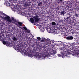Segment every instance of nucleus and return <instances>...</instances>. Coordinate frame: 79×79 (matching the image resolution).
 I'll return each instance as SVG.
<instances>
[{
    "label": "nucleus",
    "instance_id": "6ab92c4d",
    "mask_svg": "<svg viewBox=\"0 0 79 79\" xmlns=\"http://www.w3.org/2000/svg\"><path fill=\"white\" fill-rule=\"evenodd\" d=\"M44 41H45V39H42L41 40V42H44Z\"/></svg>",
    "mask_w": 79,
    "mask_h": 79
},
{
    "label": "nucleus",
    "instance_id": "393cba45",
    "mask_svg": "<svg viewBox=\"0 0 79 79\" xmlns=\"http://www.w3.org/2000/svg\"><path fill=\"white\" fill-rule=\"evenodd\" d=\"M37 39H38V40H40L41 38L40 37H38L37 38Z\"/></svg>",
    "mask_w": 79,
    "mask_h": 79
},
{
    "label": "nucleus",
    "instance_id": "aec40b11",
    "mask_svg": "<svg viewBox=\"0 0 79 79\" xmlns=\"http://www.w3.org/2000/svg\"><path fill=\"white\" fill-rule=\"evenodd\" d=\"M23 28V29H25V30H26V31H28V30H27V28H26V27H24Z\"/></svg>",
    "mask_w": 79,
    "mask_h": 79
},
{
    "label": "nucleus",
    "instance_id": "c85d7f7f",
    "mask_svg": "<svg viewBox=\"0 0 79 79\" xmlns=\"http://www.w3.org/2000/svg\"><path fill=\"white\" fill-rule=\"evenodd\" d=\"M60 0V2H62V1H63V0Z\"/></svg>",
    "mask_w": 79,
    "mask_h": 79
},
{
    "label": "nucleus",
    "instance_id": "7c9ffc66",
    "mask_svg": "<svg viewBox=\"0 0 79 79\" xmlns=\"http://www.w3.org/2000/svg\"><path fill=\"white\" fill-rule=\"evenodd\" d=\"M67 53H68V52H67Z\"/></svg>",
    "mask_w": 79,
    "mask_h": 79
},
{
    "label": "nucleus",
    "instance_id": "0eeeda50",
    "mask_svg": "<svg viewBox=\"0 0 79 79\" xmlns=\"http://www.w3.org/2000/svg\"><path fill=\"white\" fill-rule=\"evenodd\" d=\"M18 24H17V25L19 26H22L23 24V23L22 22H18Z\"/></svg>",
    "mask_w": 79,
    "mask_h": 79
},
{
    "label": "nucleus",
    "instance_id": "9b49d317",
    "mask_svg": "<svg viewBox=\"0 0 79 79\" xmlns=\"http://www.w3.org/2000/svg\"><path fill=\"white\" fill-rule=\"evenodd\" d=\"M67 49H68L67 48H66V47L64 48H63V51H64V52H66V51H67Z\"/></svg>",
    "mask_w": 79,
    "mask_h": 79
},
{
    "label": "nucleus",
    "instance_id": "f03ea898",
    "mask_svg": "<svg viewBox=\"0 0 79 79\" xmlns=\"http://www.w3.org/2000/svg\"><path fill=\"white\" fill-rule=\"evenodd\" d=\"M9 41H10L9 40H8L6 41V46H9V47H12V46H13V44L10 43Z\"/></svg>",
    "mask_w": 79,
    "mask_h": 79
},
{
    "label": "nucleus",
    "instance_id": "ddd939ff",
    "mask_svg": "<svg viewBox=\"0 0 79 79\" xmlns=\"http://www.w3.org/2000/svg\"><path fill=\"white\" fill-rule=\"evenodd\" d=\"M69 18H70L69 17H67L66 18V19L64 18V19H65V20H66V21H68V20H69Z\"/></svg>",
    "mask_w": 79,
    "mask_h": 79
},
{
    "label": "nucleus",
    "instance_id": "f3484780",
    "mask_svg": "<svg viewBox=\"0 0 79 79\" xmlns=\"http://www.w3.org/2000/svg\"><path fill=\"white\" fill-rule=\"evenodd\" d=\"M2 43L4 45H5V44L6 45V42L5 41H3L2 42Z\"/></svg>",
    "mask_w": 79,
    "mask_h": 79
},
{
    "label": "nucleus",
    "instance_id": "412c9836",
    "mask_svg": "<svg viewBox=\"0 0 79 79\" xmlns=\"http://www.w3.org/2000/svg\"><path fill=\"white\" fill-rule=\"evenodd\" d=\"M42 2H40L39 4V6H41V5H42Z\"/></svg>",
    "mask_w": 79,
    "mask_h": 79
},
{
    "label": "nucleus",
    "instance_id": "20e7f679",
    "mask_svg": "<svg viewBox=\"0 0 79 79\" xmlns=\"http://www.w3.org/2000/svg\"><path fill=\"white\" fill-rule=\"evenodd\" d=\"M24 54L26 55L27 56H30V53L29 52V51L27 50L25 51V52H24Z\"/></svg>",
    "mask_w": 79,
    "mask_h": 79
},
{
    "label": "nucleus",
    "instance_id": "6e6552de",
    "mask_svg": "<svg viewBox=\"0 0 79 79\" xmlns=\"http://www.w3.org/2000/svg\"><path fill=\"white\" fill-rule=\"evenodd\" d=\"M50 41H45V44H46V45H49V44H50Z\"/></svg>",
    "mask_w": 79,
    "mask_h": 79
},
{
    "label": "nucleus",
    "instance_id": "39448f33",
    "mask_svg": "<svg viewBox=\"0 0 79 79\" xmlns=\"http://www.w3.org/2000/svg\"><path fill=\"white\" fill-rule=\"evenodd\" d=\"M66 39L67 40H73L74 39V38L71 36H69L68 37H66Z\"/></svg>",
    "mask_w": 79,
    "mask_h": 79
},
{
    "label": "nucleus",
    "instance_id": "c756f323",
    "mask_svg": "<svg viewBox=\"0 0 79 79\" xmlns=\"http://www.w3.org/2000/svg\"><path fill=\"white\" fill-rule=\"evenodd\" d=\"M78 24H79V22H78Z\"/></svg>",
    "mask_w": 79,
    "mask_h": 79
},
{
    "label": "nucleus",
    "instance_id": "bb28decb",
    "mask_svg": "<svg viewBox=\"0 0 79 79\" xmlns=\"http://www.w3.org/2000/svg\"><path fill=\"white\" fill-rule=\"evenodd\" d=\"M46 56H46V55H45L44 56V58H46V57H46Z\"/></svg>",
    "mask_w": 79,
    "mask_h": 79
},
{
    "label": "nucleus",
    "instance_id": "a211bd4d",
    "mask_svg": "<svg viewBox=\"0 0 79 79\" xmlns=\"http://www.w3.org/2000/svg\"><path fill=\"white\" fill-rule=\"evenodd\" d=\"M66 55L65 54H64V53H63L61 55H60V56H65Z\"/></svg>",
    "mask_w": 79,
    "mask_h": 79
},
{
    "label": "nucleus",
    "instance_id": "a878e982",
    "mask_svg": "<svg viewBox=\"0 0 79 79\" xmlns=\"http://www.w3.org/2000/svg\"><path fill=\"white\" fill-rule=\"evenodd\" d=\"M51 31H52V32H53V30H50V32H51Z\"/></svg>",
    "mask_w": 79,
    "mask_h": 79
},
{
    "label": "nucleus",
    "instance_id": "7ed1b4c3",
    "mask_svg": "<svg viewBox=\"0 0 79 79\" xmlns=\"http://www.w3.org/2000/svg\"><path fill=\"white\" fill-rule=\"evenodd\" d=\"M39 16L38 15H35V16L33 17V18H34V20L35 23L36 22H38L39 21Z\"/></svg>",
    "mask_w": 79,
    "mask_h": 79
},
{
    "label": "nucleus",
    "instance_id": "1a4fd4ad",
    "mask_svg": "<svg viewBox=\"0 0 79 79\" xmlns=\"http://www.w3.org/2000/svg\"><path fill=\"white\" fill-rule=\"evenodd\" d=\"M65 13H66V12H65V11H64V10H63L61 12L60 15H64V14H65Z\"/></svg>",
    "mask_w": 79,
    "mask_h": 79
},
{
    "label": "nucleus",
    "instance_id": "5701e85b",
    "mask_svg": "<svg viewBox=\"0 0 79 79\" xmlns=\"http://www.w3.org/2000/svg\"><path fill=\"white\" fill-rule=\"evenodd\" d=\"M6 5L7 6H10V3H8L7 4V3L6 4Z\"/></svg>",
    "mask_w": 79,
    "mask_h": 79
},
{
    "label": "nucleus",
    "instance_id": "2eb2a0df",
    "mask_svg": "<svg viewBox=\"0 0 79 79\" xmlns=\"http://www.w3.org/2000/svg\"><path fill=\"white\" fill-rule=\"evenodd\" d=\"M56 51H53L52 55H55V54H56Z\"/></svg>",
    "mask_w": 79,
    "mask_h": 79
},
{
    "label": "nucleus",
    "instance_id": "dca6fc26",
    "mask_svg": "<svg viewBox=\"0 0 79 79\" xmlns=\"http://www.w3.org/2000/svg\"><path fill=\"white\" fill-rule=\"evenodd\" d=\"M36 58L39 59V58H41V56L39 55H37L36 56Z\"/></svg>",
    "mask_w": 79,
    "mask_h": 79
},
{
    "label": "nucleus",
    "instance_id": "b1692460",
    "mask_svg": "<svg viewBox=\"0 0 79 79\" xmlns=\"http://www.w3.org/2000/svg\"><path fill=\"white\" fill-rule=\"evenodd\" d=\"M25 6H29V4L26 3L25 4Z\"/></svg>",
    "mask_w": 79,
    "mask_h": 79
},
{
    "label": "nucleus",
    "instance_id": "cd10ccee",
    "mask_svg": "<svg viewBox=\"0 0 79 79\" xmlns=\"http://www.w3.org/2000/svg\"><path fill=\"white\" fill-rule=\"evenodd\" d=\"M58 56H60V54H58Z\"/></svg>",
    "mask_w": 79,
    "mask_h": 79
},
{
    "label": "nucleus",
    "instance_id": "4468645a",
    "mask_svg": "<svg viewBox=\"0 0 79 79\" xmlns=\"http://www.w3.org/2000/svg\"><path fill=\"white\" fill-rule=\"evenodd\" d=\"M52 26H55L56 25V23L54 22H52Z\"/></svg>",
    "mask_w": 79,
    "mask_h": 79
},
{
    "label": "nucleus",
    "instance_id": "f8f14e48",
    "mask_svg": "<svg viewBox=\"0 0 79 79\" xmlns=\"http://www.w3.org/2000/svg\"><path fill=\"white\" fill-rule=\"evenodd\" d=\"M11 19L12 20V21H14V22H15L16 21V20L15 19V18L13 17Z\"/></svg>",
    "mask_w": 79,
    "mask_h": 79
},
{
    "label": "nucleus",
    "instance_id": "f257e3e1",
    "mask_svg": "<svg viewBox=\"0 0 79 79\" xmlns=\"http://www.w3.org/2000/svg\"><path fill=\"white\" fill-rule=\"evenodd\" d=\"M5 16H6L4 18V19L5 20H7V21L9 22V23H12V20L10 19V16L6 15L4 14Z\"/></svg>",
    "mask_w": 79,
    "mask_h": 79
},
{
    "label": "nucleus",
    "instance_id": "423d86ee",
    "mask_svg": "<svg viewBox=\"0 0 79 79\" xmlns=\"http://www.w3.org/2000/svg\"><path fill=\"white\" fill-rule=\"evenodd\" d=\"M12 38L14 41H17V38L15 36H12Z\"/></svg>",
    "mask_w": 79,
    "mask_h": 79
},
{
    "label": "nucleus",
    "instance_id": "4be33fe9",
    "mask_svg": "<svg viewBox=\"0 0 79 79\" xmlns=\"http://www.w3.org/2000/svg\"><path fill=\"white\" fill-rule=\"evenodd\" d=\"M75 16H76V17H78V14L76 13H75Z\"/></svg>",
    "mask_w": 79,
    "mask_h": 79
},
{
    "label": "nucleus",
    "instance_id": "9d476101",
    "mask_svg": "<svg viewBox=\"0 0 79 79\" xmlns=\"http://www.w3.org/2000/svg\"><path fill=\"white\" fill-rule=\"evenodd\" d=\"M30 21L32 23H34V19L32 18H30Z\"/></svg>",
    "mask_w": 79,
    "mask_h": 79
}]
</instances>
